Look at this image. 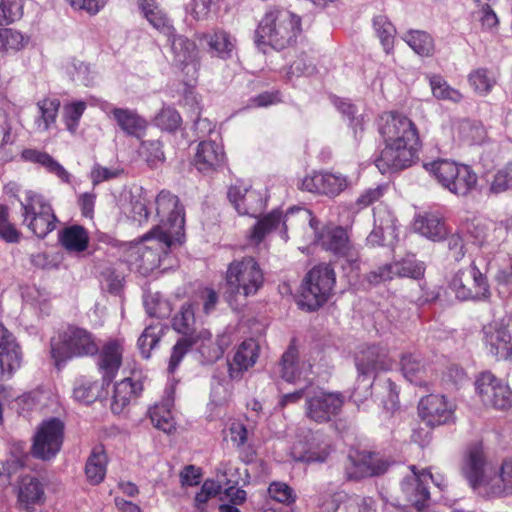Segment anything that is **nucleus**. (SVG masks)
<instances>
[{
  "instance_id": "1",
  "label": "nucleus",
  "mask_w": 512,
  "mask_h": 512,
  "mask_svg": "<svg viewBox=\"0 0 512 512\" xmlns=\"http://www.w3.org/2000/svg\"><path fill=\"white\" fill-rule=\"evenodd\" d=\"M378 133L383 148L374 162L382 174L408 169L419 161L420 132L407 115L397 110L383 112L378 120Z\"/></svg>"
},
{
  "instance_id": "2",
  "label": "nucleus",
  "mask_w": 512,
  "mask_h": 512,
  "mask_svg": "<svg viewBox=\"0 0 512 512\" xmlns=\"http://www.w3.org/2000/svg\"><path fill=\"white\" fill-rule=\"evenodd\" d=\"M301 30V20L289 10L272 6L266 10L255 30L258 45H269L283 50L296 42Z\"/></svg>"
},
{
  "instance_id": "3",
  "label": "nucleus",
  "mask_w": 512,
  "mask_h": 512,
  "mask_svg": "<svg viewBox=\"0 0 512 512\" xmlns=\"http://www.w3.org/2000/svg\"><path fill=\"white\" fill-rule=\"evenodd\" d=\"M99 339L90 330L70 324L50 343V354L55 366L73 358L94 357L98 352Z\"/></svg>"
},
{
  "instance_id": "4",
  "label": "nucleus",
  "mask_w": 512,
  "mask_h": 512,
  "mask_svg": "<svg viewBox=\"0 0 512 512\" xmlns=\"http://www.w3.org/2000/svg\"><path fill=\"white\" fill-rule=\"evenodd\" d=\"M227 297L231 303L238 295L244 298L255 295L264 284V273L251 256L233 260L225 274Z\"/></svg>"
},
{
  "instance_id": "5",
  "label": "nucleus",
  "mask_w": 512,
  "mask_h": 512,
  "mask_svg": "<svg viewBox=\"0 0 512 512\" xmlns=\"http://www.w3.org/2000/svg\"><path fill=\"white\" fill-rule=\"evenodd\" d=\"M424 168L452 194L465 197L476 189L478 176L469 165L438 159L425 163Z\"/></svg>"
},
{
  "instance_id": "6",
  "label": "nucleus",
  "mask_w": 512,
  "mask_h": 512,
  "mask_svg": "<svg viewBox=\"0 0 512 512\" xmlns=\"http://www.w3.org/2000/svg\"><path fill=\"white\" fill-rule=\"evenodd\" d=\"M336 274L330 264L314 266L305 276L299 305L308 311H316L332 295Z\"/></svg>"
},
{
  "instance_id": "7",
  "label": "nucleus",
  "mask_w": 512,
  "mask_h": 512,
  "mask_svg": "<svg viewBox=\"0 0 512 512\" xmlns=\"http://www.w3.org/2000/svg\"><path fill=\"white\" fill-rule=\"evenodd\" d=\"M448 287L461 301H481L491 295L488 278L474 261L456 271L448 281Z\"/></svg>"
},
{
  "instance_id": "8",
  "label": "nucleus",
  "mask_w": 512,
  "mask_h": 512,
  "mask_svg": "<svg viewBox=\"0 0 512 512\" xmlns=\"http://www.w3.org/2000/svg\"><path fill=\"white\" fill-rule=\"evenodd\" d=\"M21 207L23 224L38 238L46 237L56 228V215L42 195L28 191Z\"/></svg>"
},
{
  "instance_id": "9",
  "label": "nucleus",
  "mask_w": 512,
  "mask_h": 512,
  "mask_svg": "<svg viewBox=\"0 0 512 512\" xmlns=\"http://www.w3.org/2000/svg\"><path fill=\"white\" fill-rule=\"evenodd\" d=\"M323 250L345 261L351 272L358 275L360 271V253L350 240L348 231L342 226L324 228L318 237Z\"/></svg>"
},
{
  "instance_id": "10",
  "label": "nucleus",
  "mask_w": 512,
  "mask_h": 512,
  "mask_svg": "<svg viewBox=\"0 0 512 512\" xmlns=\"http://www.w3.org/2000/svg\"><path fill=\"white\" fill-rule=\"evenodd\" d=\"M174 240L179 237L163 232L160 227H154L142 237V244L137 247L139 269L148 273L158 268L163 255H167Z\"/></svg>"
},
{
  "instance_id": "11",
  "label": "nucleus",
  "mask_w": 512,
  "mask_h": 512,
  "mask_svg": "<svg viewBox=\"0 0 512 512\" xmlns=\"http://www.w3.org/2000/svg\"><path fill=\"white\" fill-rule=\"evenodd\" d=\"M475 391L486 408L507 411L512 408V390L490 371L481 372L475 380Z\"/></svg>"
},
{
  "instance_id": "12",
  "label": "nucleus",
  "mask_w": 512,
  "mask_h": 512,
  "mask_svg": "<svg viewBox=\"0 0 512 512\" xmlns=\"http://www.w3.org/2000/svg\"><path fill=\"white\" fill-rule=\"evenodd\" d=\"M345 397L340 392H328L317 388L305 397V415L317 423L325 424L335 419L341 412Z\"/></svg>"
},
{
  "instance_id": "13",
  "label": "nucleus",
  "mask_w": 512,
  "mask_h": 512,
  "mask_svg": "<svg viewBox=\"0 0 512 512\" xmlns=\"http://www.w3.org/2000/svg\"><path fill=\"white\" fill-rule=\"evenodd\" d=\"M64 422L56 417L42 421L39 425L31 447V454L44 461L56 457L64 441Z\"/></svg>"
},
{
  "instance_id": "14",
  "label": "nucleus",
  "mask_w": 512,
  "mask_h": 512,
  "mask_svg": "<svg viewBox=\"0 0 512 512\" xmlns=\"http://www.w3.org/2000/svg\"><path fill=\"white\" fill-rule=\"evenodd\" d=\"M481 341L487 352L498 361H512V327L504 319L483 326Z\"/></svg>"
},
{
  "instance_id": "15",
  "label": "nucleus",
  "mask_w": 512,
  "mask_h": 512,
  "mask_svg": "<svg viewBox=\"0 0 512 512\" xmlns=\"http://www.w3.org/2000/svg\"><path fill=\"white\" fill-rule=\"evenodd\" d=\"M456 404L442 394H428L418 403V415L430 428L455 423Z\"/></svg>"
},
{
  "instance_id": "16",
  "label": "nucleus",
  "mask_w": 512,
  "mask_h": 512,
  "mask_svg": "<svg viewBox=\"0 0 512 512\" xmlns=\"http://www.w3.org/2000/svg\"><path fill=\"white\" fill-rule=\"evenodd\" d=\"M156 213L159 217L160 227L163 232L176 236L183 235L184 232V208L180 204L179 198L170 191L162 190L156 197Z\"/></svg>"
},
{
  "instance_id": "17",
  "label": "nucleus",
  "mask_w": 512,
  "mask_h": 512,
  "mask_svg": "<svg viewBox=\"0 0 512 512\" xmlns=\"http://www.w3.org/2000/svg\"><path fill=\"white\" fill-rule=\"evenodd\" d=\"M229 202L240 215L257 217L266 207V198L259 190L243 180H237L228 187Z\"/></svg>"
},
{
  "instance_id": "18",
  "label": "nucleus",
  "mask_w": 512,
  "mask_h": 512,
  "mask_svg": "<svg viewBox=\"0 0 512 512\" xmlns=\"http://www.w3.org/2000/svg\"><path fill=\"white\" fill-rule=\"evenodd\" d=\"M487 456L482 442L469 444L464 452L461 470L470 486L483 497V489L489 476L485 475Z\"/></svg>"
},
{
  "instance_id": "19",
  "label": "nucleus",
  "mask_w": 512,
  "mask_h": 512,
  "mask_svg": "<svg viewBox=\"0 0 512 512\" xmlns=\"http://www.w3.org/2000/svg\"><path fill=\"white\" fill-rule=\"evenodd\" d=\"M389 463L378 453L356 451L349 454L345 464V474L349 480H361L384 474Z\"/></svg>"
},
{
  "instance_id": "20",
  "label": "nucleus",
  "mask_w": 512,
  "mask_h": 512,
  "mask_svg": "<svg viewBox=\"0 0 512 512\" xmlns=\"http://www.w3.org/2000/svg\"><path fill=\"white\" fill-rule=\"evenodd\" d=\"M124 343L120 339H109L98 345L96 367L101 375L102 386H109L116 378L123 362Z\"/></svg>"
},
{
  "instance_id": "21",
  "label": "nucleus",
  "mask_w": 512,
  "mask_h": 512,
  "mask_svg": "<svg viewBox=\"0 0 512 512\" xmlns=\"http://www.w3.org/2000/svg\"><path fill=\"white\" fill-rule=\"evenodd\" d=\"M23 352L12 332L0 321V381L11 379L21 368Z\"/></svg>"
},
{
  "instance_id": "22",
  "label": "nucleus",
  "mask_w": 512,
  "mask_h": 512,
  "mask_svg": "<svg viewBox=\"0 0 512 512\" xmlns=\"http://www.w3.org/2000/svg\"><path fill=\"white\" fill-rule=\"evenodd\" d=\"M224 146L213 140L199 142L193 158V165L203 174H213L227 166Z\"/></svg>"
},
{
  "instance_id": "23",
  "label": "nucleus",
  "mask_w": 512,
  "mask_h": 512,
  "mask_svg": "<svg viewBox=\"0 0 512 512\" xmlns=\"http://www.w3.org/2000/svg\"><path fill=\"white\" fill-rule=\"evenodd\" d=\"M355 365L359 375L371 376L390 369L391 360L379 345H362L355 353Z\"/></svg>"
},
{
  "instance_id": "24",
  "label": "nucleus",
  "mask_w": 512,
  "mask_h": 512,
  "mask_svg": "<svg viewBox=\"0 0 512 512\" xmlns=\"http://www.w3.org/2000/svg\"><path fill=\"white\" fill-rule=\"evenodd\" d=\"M413 473L412 476L406 477L401 483V490L406 495V499L410 502L418 512H421L430 499V492L424 483L426 478L433 480L430 471L423 470L418 472L414 465L410 466Z\"/></svg>"
},
{
  "instance_id": "25",
  "label": "nucleus",
  "mask_w": 512,
  "mask_h": 512,
  "mask_svg": "<svg viewBox=\"0 0 512 512\" xmlns=\"http://www.w3.org/2000/svg\"><path fill=\"white\" fill-rule=\"evenodd\" d=\"M400 364L404 377L419 387H426L435 375L433 367L417 353H404Z\"/></svg>"
},
{
  "instance_id": "26",
  "label": "nucleus",
  "mask_w": 512,
  "mask_h": 512,
  "mask_svg": "<svg viewBox=\"0 0 512 512\" xmlns=\"http://www.w3.org/2000/svg\"><path fill=\"white\" fill-rule=\"evenodd\" d=\"M302 185L309 192L335 197L347 188L348 180L341 174L321 172L305 177Z\"/></svg>"
},
{
  "instance_id": "27",
  "label": "nucleus",
  "mask_w": 512,
  "mask_h": 512,
  "mask_svg": "<svg viewBox=\"0 0 512 512\" xmlns=\"http://www.w3.org/2000/svg\"><path fill=\"white\" fill-rule=\"evenodd\" d=\"M512 496V458L502 461L498 472L489 476L484 485L483 498L496 499Z\"/></svg>"
},
{
  "instance_id": "28",
  "label": "nucleus",
  "mask_w": 512,
  "mask_h": 512,
  "mask_svg": "<svg viewBox=\"0 0 512 512\" xmlns=\"http://www.w3.org/2000/svg\"><path fill=\"white\" fill-rule=\"evenodd\" d=\"M169 41L176 64L183 71L192 66L196 73L200 67V51L196 43L186 36L176 35L175 33L169 38Z\"/></svg>"
},
{
  "instance_id": "29",
  "label": "nucleus",
  "mask_w": 512,
  "mask_h": 512,
  "mask_svg": "<svg viewBox=\"0 0 512 512\" xmlns=\"http://www.w3.org/2000/svg\"><path fill=\"white\" fill-rule=\"evenodd\" d=\"M143 391L140 380L124 378L114 385L111 401V410L114 414H120L132 402H135Z\"/></svg>"
},
{
  "instance_id": "30",
  "label": "nucleus",
  "mask_w": 512,
  "mask_h": 512,
  "mask_svg": "<svg viewBox=\"0 0 512 512\" xmlns=\"http://www.w3.org/2000/svg\"><path fill=\"white\" fill-rule=\"evenodd\" d=\"M259 357V345L254 339L244 340L236 349L229 363V376L232 379L241 377L242 372L253 367Z\"/></svg>"
},
{
  "instance_id": "31",
  "label": "nucleus",
  "mask_w": 512,
  "mask_h": 512,
  "mask_svg": "<svg viewBox=\"0 0 512 512\" xmlns=\"http://www.w3.org/2000/svg\"><path fill=\"white\" fill-rule=\"evenodd\" d=\"M110 115L116 122L117 126L127 136L142 138L148 128L147 120L139 115L135 110L128 108H113Z\"/></svg>"
},
{
  "instance_id": "32",
  "label": "nucleus",
  "mask_w": 512,
  "mask_h": 512,
  "mask_svg": "<svg viewBox=\"0 0 512 512\" xmlns=\"http://www.w3.org/2000/svg\"><path fill=\"white\" fill-rule=\"evenodd\" d=\"M17 499L21 509L33 511L36 505L42 504L45 500L43 484L36 477H23L19 485Z\"/></svg>"
},
{
  "instance_id": "33",
  "label": "nucleus",
  "mask_w": 512,
  "mask_h": 512,
  "mask_svg": "<svg viewBox=\"0 0 512 512\" xmlns=\"http://www.w3.org/2000/svg\"><path fill=\"white\" fill-rule=\"evenodd\" d=\"M333 512H376V503L372 497L337 492L332 495Z\"/></svg>"
},
{
  "instance_id": "34",
  "label": "nucleus",
  "mask_w": 512,
  "mask_h": 512,
  "mask_svg": "<svg viewBox=\"0 0 512 512\" xmlns=\"http://www.w3.org/2000/svg\"><path fill=\"white\" fill-rule=\"evenodd\" d=\"M414 229L432 241H440L447 235L445 221L438 213L419 214L414 220Z\"/></svg>"
},
{
  "instance_id": "35",
  "label": "nucleus",
  "mask_w": 512,
  "mask_h": 512,
  "mask_svg": "<svg viewBox=\"0 0 512 512\" xmlns=\"http://www.w3.org/2000/svg\"><path fill=\"white\" fill-rule=\"evenodd\" d=\"M332 451L331 445L324 440H317L313 438L307 444V447L294 446L292 448V455L296 461L305 463H323L325 462Z\"/></svg>"
},
{
  "instance_id": "36",
  "label": "nucleus",
  "mask_w": 512,
  "mask_h": 512,
  "mask_svg": "<svg viewBox=\"0 0 512 512\" xmlns=\"http://www.w3.org/2000/svg\"><path fill=\"white\" fill-rule=\"evenodd\" d=\"M108 457L103 446L92 449L85 463V476L90 485H99L103 482L107 472Z\"/></svg>"
},
{
  "instance_id": "37",
  "label": "nucleus",
  "mask_w": 512,
  "mask_h": 512,
  "mask_svg": "<svg viewBox=\"0 0 512 512\" xmlns=\"http://www.w3.org/2000/svg\"><path fill=\"white\" fill-rule=\"evenodd\" d=\"M197 39L205 40L213 52L222 59L230 58L235 49V39L223 29H215L211 33H200Z\"/></svg>"
},
{
  "instance_id": "38",
  "label": "nucleus",
  "mask_w": 512,
  "mask_h": 512,
  "mask_svg": "<svg viewBox=\"0 0 512 512\" xmlns=\"http://www.w3.org/2000/svg\"><path fill=\"white\" fill-rule=\"evenodd\" d=\"M39 115L35 118L34 126L37 132L43 133L55 125L61 102L56 97H45L36 103Z\"/></svg>"
},
{
  "instance_id": "39",
  "label": "nucleus",
  "mask_w": 512,
  "mask_h": 512,
  "mask_svg": "<svg viewBox=\"0 0 512 512\" xmlns=\"http://www.w3.org/2000/svg\"><path fill=\"white\" fill-rule=\"evenodd\" d=\"M23 160L43 166L48 172L55 174L64 183L70 182V173L50 154L37 149H24L21 153Z\"/></svg>"
},
{
  "instance_id": "40",
  "label": "nucleus",
  "mask_w": 512,
  "mask_h": 512,
  "mask_svg": "<svg viewBox=\"0 0 512 512\" xmlns=\"http://www.w3.org/2000/svg\"><path fill=\"white\" fill-rule=\"evenodd\" d=\"M466 230L478 246H483L498 242V234H501L503 229L496 223L473 219L471 222L467 223Z\"/></svg>"
},
{
  "instance_id": "41",
  "label": "nucleus",
  "mask_w": 512,
  "mask_h": 512,
  "mask_svg": "<svg viewBox=\"0 0 512 512\" xmlns=\"http://www.w3.org/2000/svg\"><path fill=\"white\" fill-rule=\"evenodd\" d=\"M288 213L283 217L280 210H272L266 216L257 221L251 233V238L257 243L261 242L267 234L277 229L282 224V233L287 234V221Z\"/></svg>"
},
{
  "instance_id": "42",
  "label": "nucleus",
  "mask_w": 512,
  "mask_h": 512,
  "mask_svg": "<svg viewBox=\"0 0 512 512\" xmlns=\"http://www.w3.org/2000/svg\"><path fill=\"white\" fill-rule=\"evenodd\" d=\"M59 241L67 251L81 253L88 248L89 235L83 226L72 225L61 231Z\"/></svg>"
},
{
  "instance_id": "43",
  "label": "nucleus",
  "mask_w": 512,
  "mask_h": 512,
  "mask_svg": "<svg viewBox=\"0 0 512 512\" xmlns=\"http://www.w3.org/2000/svg\"><path fill=\"white\" fill-rule=\"evenodd\" d=\"M195 324V311L192 303L183 304L180 311L172 319L173 329L182 337L199 340L200 335L196 331Z\"/></svg>"
},
{
  "instance_id": "44",
  "label": "nucleus",
  "mask_w": 512,
  "mask_h": 512,
  "mask_svg": "<svg viewBox=\"0 0 512 512\" xmlns=\"http://www.w3.org/2000/svg\"><path fill=\"white\" fill-rule=\"evenodd\" d=\"M280 375L283 380L289 383L300 378L299 350L296 346V339H292L286 351L282 354L280 362Z\"/></svg>"
},
{
  "instance_id": "45",
  "label": "nucleus",
  "mask_w": 512,
  "mask_h": 512,
  "mask_svg": "<svg viewBox=\"0 0 512 512\" xmlns=\"http://www.w3.org/2000/svg\"><path fill=\"white\" fill-rule=\"evenodd\" d=\"M171 408L172 403L166 400L150 407L148 411L153 426L167 434L172 433L176 429Z\"/></svg>"
},
{
  "instance_id": "46",
  "label": "nucleus",
  "mask_w": 512,
  "mask_h": 512,
  "mask_svg": "<svg viewBox=\"0 0 512 512\" xmlns=\"http://www.w3.org/2000/svg\"><path fill=\"white\" fill-rule=\"evenodd\" d=\"M402 39L419 56L430 57L434 54V40L426 31L409 30L402 36Z\"/></svg>"
},
{
  "instance_id": "47",
  "label": "nucleus",
  "mask_w": 512,
  "mask_h": 512,
  "mask_svg": "<svg viewBox=\"0 0 512 512\" xmlns=\"http://www.w3.org/2000/svg\"><path fill=\"white\" fill-rule=\"evenodd\" d=\"M164 335V327L158 322L148 325L137 341L138 349L143 358L148 359L152 350L159 344Z\"/></svg>"
},
{
  "instance_id": "48",
  "label": "nucleus",
  "mask_w": 512,
  "mask_h": 512,
  "mask_svg": "<svg viewBox=\"0 0 512 512\" xmlns=\"http://www.w3.org/2000/svg\"><path fill=\"white\" fill-rule=\"evenodd\" d=\"M29 38L12 28H0V52L13 53L25 48Z\"/></svg>"
},
{
  "instance_id": "49",
  "label": "nucleus",
  "mask_w": 512,
  "mask_h": 512,
  "mask_svg": "<svg viewBox=\"0 0 512 512\" xmlns=\"http://www.w3.org/2000/svg\"><path fill=\"white\" fill-rule=\"evenodd\" d=\"M373 28L380 39L386 53H390L394 47L396 29L385 15H377L373 18Z\"/></svg>"
},
{
  "instance_id": "50",
  "label": "nucleus",
  "mask_w": 512,
  "mask_h": 512,
  "mask_svg": "<svg viewBox=\"0 0 512 512\" xmlns=\"http://www.w3.org/2000/svg\"><path fill=\"white\" fill-rule=\"evenodd\" d=\"M429 84L433 96L439 100H449L458 103L463 98L460 91L451 87L441 75L430 76Z\"/></svg>"
},
{
  "instance_id": "51",
  "label": "nucleus",
  "mask_w": 512,
  "mask_h": 512,
  "mask_svg": "<svg viewBox=\"0 0 512 512\" xmlns=\"http://www.w3.org/2000/svg\"><path fill=\"white\" fill-rule=\"evenodd\" d=\"M103 387L97 381L82 379L76 382L73 389V397L80 403L91 404L99 398Z\"/></svg>"
},
{
  "instance_id": "52",
  "label": "nucleus",
  "mask_w": 512,
  "mask_h": 512,
  "mask_svg": "<svg viewBox=\"0 0 512 512\" xmlns=\"http://www.w3.org/2000/svg\"><path fill=\"white\" fill-rule=\"evenodd\" d=\"M199 340L195 338L180 337L171 349L167 371L175 373L184 357L193 349Z\"/></svg>"
},
{
  "instance_id": "53",
  "label": "nucleus",
  "mask_w": 512,
  "mask_h": 512,
  "mask_svg": "<svg viewBox=\"0 0 512 512\" xmlns=\"http://www.w3.org/2000/svg\"><path fill=\"white\" fill-rule=\"evenodd\" d=\"M85 110L86 103L83 101L71 102L64 105L62 120L70 134L75 135L77 133L80 120Z\"/></svg>"
},
{
  "instance_id": "54",
  "label": "nucleus",
  "mask_w": 512,
  "mask_h": 512,
  "mask_svg": "<svg viewBox=\"0 0 512 512\" xmlns=\"http://www.w3.org/2000/svg\"><path fill=\"white\" fill-rule=\"evenodd\" d=\"M468 82L476 93L486 95L496 84L495 76L486 68H478L468 76Z\"/></svg>"
},
{
  "instance_id": "55",
  "label": "nucleus",
  "mask_w": 512,
  "mask_h": 512,
  "mask_svg": "<svg viewBox=\"0 0 512 512\" xmlns=\"http://www.w3.org/2000/svg\"><path fill=\"white\" fill-rule=\"evenodd\" d=\"M393 266H395V277H407L415 280L423 278L426 270L425 264L415 259L395 261L393 262Z\"/></svg>"
},
{
  "instance_id": "56",
  "label": "nucleus",
  "mask_w": 512,
  "mask_h": 512,
  "mask_svg": "<svg viewBox=\"0 0 512 512\" xmlns=\"http://www.w3.org/2000/svg\"><path fill=\"white\" fill-rule=\"evenodd\" d=\"M140 154L152 168L158 167L165 161L163 144L159 140L142 141L140 145Z\"/></svg>"
},
{
  "instance_id": "57",
  "label": "nucleus",
  "mask_w": 512,
  "mask_h": 512,
  "mask_svg": "<svg viewBox=\"0 0 512 512\" xmlns=\"http://www.w3.org/2000/svg\"><path fill=\"white\" fill-rule=\"evenodd\" d=\"M154 121L157 127L167 132H175L182 125L181 115L176 109L171 107L162 108Z\"/></svg>"
},
{
  "instance_id": "58",
  "label": "nucleus",
  "mask_w": 512,
  "mask_h": 512,
  "mask_svg": "<svg viewBox=\"0 0 512 512\" xmlns=\"http://www.w3.org/2000/svg\"><path fill=\"white\" fill-rule=\"evenodd\" d=\"M268 494L276 502L290 506L296 502L297 496L292 487L281 481H273L269 484Z\"/></svg>"
},
{
  "instance_id": "59",
  "label": "nucleus",
  "mask_w": 512,
  "mask_h": 512,
  "mask_svg": "<svg viewBox=\"0 0 512 512\" xmlns=\"http://www.w3.org/2000/svg\"><path fill=\"white\" fill-rule=\"evenodd\" d=\"M507 190H512V161L495 173L490 184V191L494 194Z\"/></svg>"
},
{
  "instance_id": "60",
  "label": "nucleus",
  "mask_w": 512,
  "mask_h": 512,
  "mask_svg": "<svg viewBox=\"0 0 512 512\" xmlns=\"http://www.w3.org/2000/svg\"><path fill=\"white\" fill-rule=\"evenodd\" d=\"M0 238L8 243H16L20 239V232L9 221V209L6 205H0Z\"/></svg>"
},
{
  "instance_id": "61",
  "label": "nucleus",
  "mask_w": 512,
  "mask_h": 512,
  "mask_svg": "<svg viewBox=\"0 0 512 512\" xmlns=\"http://www.w3.org/2000/svg\"><path fill=\"white\" fill-rule=\"evenodd\" d=\"M22 13L21 0H0V25L14 22Z\"/></svg>"
},
{
  "instance_id": "62",
  "label": "nucleus",
  "mask_w": 512,
  "mask_h": 512,
  "mask_svg": "<svg viewBox=\"0 0 512 512\" xmlns=\"http://www.w3.org/2000/svg\"><path fill=\"white\" fill-rule=\"evenodd\" d=\"M394 269L395 266H393V262L386 263L368 272L364 279L370 285L377 286L387 281L393 280L395 278Z\"/></svg>"
},
{
  "instance_id": "63",
  "label": "nucleus",
  "mask_w": 512,
  "mask_h": 512,
  "mask_svg": "<svg viewBox=\"0 0 512 512\" xmlns=\"http://www.w3.org/2000/svg\"><path fill=\"white\" fill-rule=\"evenodd\" d=\"M387 184H380L375 188L366 189L356 200L355 204L359 210L365 209L379 201L386 193Z\"/></svg>"
},
{
  "instance_id": "64",
  "label": "nucleus",
  "mask_w": 512,
  "mask_h": 512,
  "mask_svg": "<svg viewBox=\"0 0 512 512\" xmlns=\"http://www.w3.org/2000/svg\"><path fill=\"white\" fill-rule=\"evenodd\" d=\"M146 19L155 29L167 36L168 39L175 33V28L162 10H157Z\"/></svg>"
}]
</instances>
